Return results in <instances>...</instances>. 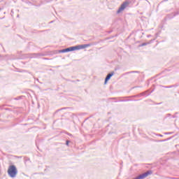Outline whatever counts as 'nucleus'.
I'll list each match as a JSON object with an SVG mask.
<instances>
[{"instance_id": "423d86ee", "label": "nucleus", "mask_w": 179, "mask_h": 179, "mask_svg": "<svg viewBox=\"0 0 179 179\" xmlns=\"http://www.w3.org/2000/svg\"><path fill=\"white\" fill-rule=\"evenodd\" d=\"M69 48H70V51H76V50H78V45L72 46V47H70Z\"/></svg>"}, {"instance_id": "20e7f679", "label": "nucleus", "mask_w": 179, "mask_h": 179, "mask_svg": "<svg viewBox=\"0 0 179 179\" xmlns=\"http://www.w3.org/2000/svg\"><path fill=\"white\" fill-rule=\"evenodd\" d=\"M87 47H90V44H83L78 45V50H83L84 48H87Z\"/></svg>"}, {"instance_id": "f03ea898", "label": "nucleus", "mask_w": 179, "mask_h": 179, "mask_svg": "<svg viewBox=\"0 0 179 179\" xmlns=\"http://www.w3.org/2000/svg\"><path fill=\"white\" fill-rule=\"evenodd\" d=\"M127 6H128V2H124L117 10V13H121V12H122V10H124Z\"/></svg>"}, {"instance_id": "1a4fd4ad", "label": "nucleus", "mask_w": 179, "mask_h": 179, "mask_svg": "<svg viewBox=\"0 0 179 179\" xmlns=\"http://www.w3.org/2000/svg\"><path fill=\"white\" fill-rule=\"evenodd\" d=\"M134 72H135V71H131V72H130V73H134Z\"/></svg>"}, {"instance_id": "39448f33", "label": "nucleus", "mask_w": 179, "mask_h": 179, "mask_svg": "<svg viewBox=\"0 0 179 179\" xmlns=\"http://www.w3.org/2000/svg\"><path fill=\"white\" fill-rule=\"evenodd\" d=\"M71 52L70 48H67L66 49H63L60 50V52Z\"/></svg>"}, {"instance_id": "6e6552de", "label": "nucleus", "mask_w": 179, "mask_h": 179, "mask_svg": "<svg viewBox=\"0 0 179 179\" xmlns=\"http://www.w3.org/2000/svg\"><path fill=\"white\" fill-rule=\"evenodd\" d=\"M66 145L67 146H68V145H69V141H66Z\"/></svg>"}, {"instance_id": "7ed1b4c3", "label": "nucleus", "mask_w": 179, "mask_h": 179, "mask_svg": "<svg viewBox=\"0 0 179 179\" xmlns=\"http://www.w3.org/2000/svg\"><path fill=\"white\" fill-rule=\"evenodd\" d=\"M114 75V71H113L110 73H108L106 78H105V85L107 83V82H108V80H110V79H111V77Z\"/></svg>"}, {"instance_id": "9d476101", "label": "nucleus", "mask_w": 179, "mask_h": 179, "mask_svg": "<svg viewBox=\"0 0 179 179\" xmlns=\"http://www.w3.org/2000/svg\"><path fill=\"white\" fill-rule=\"evenodd\" d=\"M0 10H1V8H0Z\"/></svg>"}, {"instance_id": "f257e3e1", "label": "nucleus", "mask_w": 179, "mask_h": 179, "mask_svg": "<svg viewBox=\"0 0 179 179\" xmlns=\"http://www.w3.org/2000/svg\"><path fill=\"white\" fill-rule=\"evenodd\" d=\"M7 172H8L9 177H11V178H15V177H16V176H17V169L16 168V166H15V165L9 166Z\"/></svg>"}, {"instance_id": "0eeeda50", "label": "nucleus", "mask_w": 179, "mask_h": 179, "mask_svg": "<svg viewBox=\"0 0 179 179\" xmlns=\"http://www.w3.org/2000/svg\"><path fill=\"white\" fill-rule=\"evenodd\" d=\"M145 45H148V43H143L141 45H140V47H145Z\"/></svg>"}]
</instances>
